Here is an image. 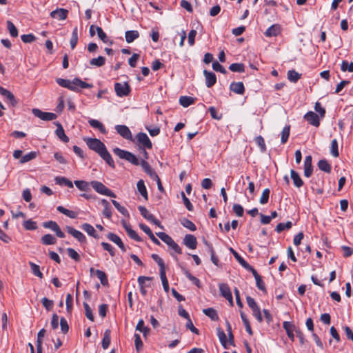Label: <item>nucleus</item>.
Masks as SVG:
<instances>
[{
	"mask_svg": "<svg viewBox=\"0 0 353 353\" xmlns=\"http://www.w3.org/2000/svg\"><path fill=\"white\" fill-rule=\"evenodd\" d=\"M56 81L60 86L68 88L74 92H77L79 90V87L81 88H91L93 87L92 84L83 81L79 78H74L72 81L58 78Z\"/></svg>",
	"mask_w": 353,
	"mask_h": 353,
	"instance_id": "f257e3e1",
	"label": "nucleus"
},
{
	"mask_svg": "<svg viewBox=\"0 0 353 353\" xmlns=\"http://www.w3.org/2000/svg\"><path fill=\"white\" fill-rule=\"evenodd\" d=\"M113 152L120 159L126 160L127 161L131 163L133 165H141V161L137 159V157L134 154H133L130 152L120 149L119 148H115L113 149Z\"/></svg>",
	"mask_w": 353,
	"mask_h": 353,
	"instance_id": "f03ea898",
	"label": "nucleus"
},
{
	"mask_svg": "<svg viewBox=\"0 0 353 353\" xmlns=\"http://www.w3.org/2000/svg\"><path fill=\"white\" fill-rule=\"evenodd\" d=\"M84 141L90 150H94L99 154L106 148L105 144L98 139L85 138Z\"/></svg>",
	"mask_w": 353,
	"mask_h": 353,
	"instance_id": "7ed1b4c3",
	"label": "nucleus"
},
{
	"mask_svg": "<svg viewBox=\"0 0 353 353\" xmlns=\"http://www.w3.org/2000/svg\"><path fill=\"white\" fill-rule=\"evenodd\" d=\"M91 185L93 188V189L99 194L108 196L112 198H115L117 196L116 194L111 190L108 188L105 185H103L102 183L99 181H92L91 182Z\"/></svg>",
	"mask_w": 353,
	"mask_h": 353,
	"instance_id": "20e7f679",
	"label": "nucleus"
},
{
	"mask_svg": "<svg viewBox=\"0 0 353 353\" xmlns=\"http://www.w3.org/2000/svg\"><path fill=\"white\" fill-rule=\"evenodd\" d=\"M114 90L117 96L122 97L128 96L130 92V87L127 82L116 83Z\"/></svg>",
	"mask_w": 353,
	"mask_h": 353,
	"instance_id": "39448f33",
	"label": "nucleus"
},
{
	"mask_svg": "<svg viewBox=\"0 0 353 353\" xmlns=\"http://www.w3.org/2000/svg\"><path fill=\"white\" fill-rule=\"evenodd\" d=\"M32 113L35 117L43 121H52L57 117L54 113L43 112L37 108L32 109Z\"/></svg>",
	"mask_w": 353,
	"mask_h": 353,
	"instance_id": "423d86ee",
	"label": "nucleus"
},
{
	"mask_svg": "<svg viewBox=\"0 0 353 353\" xmlns=\"http://www.w3.org/2000/svg\"><path fill=\"white\" fill-rule=\"evenodd\" d=\"M115 130L123 138L132 141V135L129 128L125 125H117L115 126Z\"/></svg>",
	"mask_w": 353,
	"mask_h": 353,
	"instance_id": "0eeeda50",
	"label": "nucleus"
},
{
	"mask_svg": "<svg viewBox=\"0 0 353 353\" xmlns=\"http://www.w3.org/2000/svg\"><path fill=\"white\" fill-rule=\"evenodd\" d=\"M136 139L137 140V142L139 145L141 146L148 148L151 149L152 147V144L151 141L150 140L148 135L144 132H139L137 134Z\"/></svg>",
	"mask_w": 353,
	"mask_h": 353,
	"instance_id": "6e6552de",
	"label": "nucleus"
},
{
	"mask_svg": "<svg viewBox=\"0 0 353 353\" xmlns=\"http://www.w3.org/2000/svg\"><path fill=\"white\" fill-rule=\"evenodd\" d=\"M219 288L221 294L224 298H225L230 303V305L232 306L233 305V299H232V295L230 288L228 286V285L225 284V283H221V284H219Z\"/></svg>",
	"mask_w": 353,
	"mask_h": 353,
	"instance_id": "1a4fd4ad",
	"label": "nucleus"
},
{
	"mask_svg": "<svg viewBox=\"0 0 353 353\" xmlns=\"http://www.w3.org/2000/svg\"><path fill=\"white\" fill-rule=\"evenodd\" d=\"M65 230L80 243H85L86 241L85 235L81 232L74 229V228L71 226H66Z\"/></svg>",
	"mask_w": 353,
	"mask_h": 353,
	"instance_id": "9d476101",
	"label": "nucleus"
},
{
	"mask_svg": "<svg viewBox=\"0 0 353 353\" xmlns=\"http://www.w3.org/2000/svg\"><path fill=\"white\" fill-rule=\"evenodd\" d=\"M68 10L63 8H58L50 12V17L57 20H64L67 18Z\"/></svg>",
	"mask_w": 353,
	"mask_h": 353,
	"instance_id": "9b49d317",
	"label": "nucleus"
},
{
	"mask_svg": "<svg viewBox=\"0 0 353 353\" xmlns=\"http://www.w3.org/2000/svg\"><path fill=\"white\" fill-rule=\"evenodd\" d=\"M304 118L310 124L315 127H318L320 125L319 116L314 112H308L305 114Z\"/></svg>",
	"mask_w": 353,
	"mask_h": 353,
	"instance_id": "f8f14e48",
	"label": "nucleus"
},
{
	"mask_svg": "<svg viewBox=\"0 0 353 353\" xmlns=\"http://www.w3.org/2000/svg\"><path fill=\"white\" fill-rule=\"evenodd\" d=\"M203 74L205 78V84L208 88L212 87L216 82V77L214 72L204 70Z\"/></svg>",
	"mask_w": 353,
	"mask_h": 353,
	"instance_id": "ddd939ff",
	"label": "nucleus"
},
{
	"mask_svg": "<svg viewBox=\"0 0 353 353\" xmlns=\"http://www.w3.org/2000/svg\"><path fill=\"white\" fill-rule=\"evenodd\" d=\"M183 243L188 248L194 250L196 248L197 241L194 235L188 234L185 236Z\"/></svg>",
	"mask_w": 353,
	"mask_h": 353,
	"instance_id": "4468645a",
	"label": "nucleus"
},
{
	"mask_svg": "<svg viewBox=\"0 0 353 353\" xmlns=\"http://www.w3.org/2000/svg\"><path fill=\"white\" fill-rule=\"evenodd\" d=\"M312 156L309 155L305 158L304 160V176L310 177L313 171V167L312 164Z\"/></svg>",
	"mask_w": 353,
	"mask_h": 353,
	"instance_id": "2eb2a0df",
	"label": "nucleus"
},
{
	"mask_svg": "<svg viewBox=\"0 0 353 353\" xmlns=\"http://www.w3.org/2000/svg\"><path fill=\"white\" fill-rule=\"evenodd\" d=\"M281 26L279 24H273L265 32L267 37H276L281 33Z\"/></svg>",
	"mask_w": 353,
	"mask_h": 353,
	"instance_id": "dca6fc26",
	"label": "nucleus"
},
{
	"mask_svg": "<svg viewBox=\"0 0 353 353\" xmlns=\"http://www.w3.org/2000/svg\"><path fill=\"white\" fill-rule=\"evenodd\" d=\"M107 238L110 241H111L113 243H114L115 244H117L122 251H123V252L125 251V247L123 243L122 242L121 238L118 235H117L114 233L110 232L108 234Z\"/></svg>",
	"mask_w": 353,
	"mask_h": 353,
	"instance_id": "f3484780",
	"label": "nucleus"
},
{
	"mask_svg": "<svg viewBox=\"0 0 353 353\" xmlns=\"http://www.w3.org/2000/svg\"><path fill=\"white\" fill-rule=\"evenodd\" d=\"M0 94L2 96L6 97V99L10 101L12 106H15L17 105V101L14 94L11 92L0 86Z\"/></svg>",
	"mask_w": 353,
	"mask_h": 353,
	"instance_id": "a211bd4d",
	"label": "nucleus"
},
{
	"mask_svg": "<svg viewBox=\"0 0 353 353\" xmlns=\"http://www.w3.org/2000/svg\"><path fill=\"white\" fill-rule=\"evenodd\" d=\"M139 227L145 233H146L148 235V236L150 237L151 241L154 244L158 245H159L161 244L160 241L154 236L152 230H150V228L148 226H147L146 225H145L143 223H141L139 225Z\"/></svg>",
	"mask_w": 353,
	"mask_h": 353,
	"instance_id": "6ab92c4d",
	"label": "nucleus"
},
{
	"mask_svg": "<svg viewBox=\"0 0 353 353\" xmlns=\"http://www.w3.org/2000/svg\"><path fill=\"white\" fill-rule=\"evenodd\" d=\"M230 89L236 94H243L245 92L244 85L242 82H232Z\"/></svg>",
	"mask_w": 353,
	"mask_h": 353,
	"instance_id": "aec40b11",
	"label": "nucleus"
},
{
	"mask_svg": "<svg viewBox=\"0 0 353 353\" xmlns=\"http://www.w3.org/2000/svg\"><path fill=\"white\" fill-rule=\"evenodd\" d=\"M283 327L286 331L288 336L292 340L294 341V330L295 328V326L293 323L289 321H284L283 323Z\"/></svg>",
	"mask_w": 353,
	"mask_h": 353,
	"instance_id": "412c9836",
	"label": "nucleus"
},
{
	"mask_svg": "<svg viewBox=\"0 0 353 353\" xmlns=\"http://www.w3.org/2000/svg\"><path fill=\"white\" fill-rule=\"evenodd\" d=\"M57 130L55 131L57 136L64 143H68L69 141L68 137L65 134V131L63 130V126L61 123H57Z\"/></svg>",
	"mask_w": 353,
	"mask_h": 353,
	"instance_id": "4be33fe9",
	"label": "nucleus"
},
{
	"mask_svg": "<svg viewBox=\"0 0 353 353\" xmlns=\"http://www.w3.org/2000/svg\"><path fill=\"white\" fill-rule=\"evenodd\" d=\"M99 156L112 168H115L114 162L107 148L99 154Z\"/></svg>",
	"mask_w": 353,
	"mask_h": 353,
	"instance_id": "5701e85b",
	"label": "nucleus"
},
{
	"mask_svg": "<svg viewBox=\"0 0 353 353\" xmlns=\"http://www.w3.org/2000/svg\"><path fill=\"white\" fill-rule=\"evenodd\" d=\"M101 203L103 206V210L102 212L103 216L107 217L108 219H110L112 216V208L109 202L106 199H101Z\"/></svg>",
	"mask_w": 353,
	"mask_h": 353,
	"instance_id": "b1692460",
	"label": "nucleus"
},
{
	"mask_svg": "<svg viewBox=\"0 0 353 353\" xmlns=\"http://www.w3.org/2000/svg\"><path fill=\"white\" fill-rule=\"evenodd\" d=\"M88 123L90 125V126H92L93 128L98 129L101 133L105 134L107 132L105 128L104 127L103 123H101L99 121L90 119L88 120Z\"/></svg>",
	"mask_w": 353,
	"mask_h": 353,
	"instance_id": "393cba45",
	"label": "nucleus"
},
{
	"mask_svg": "<svg viewBox=\"0 0 353 353\" xmlns=\"http://www.w3.org/2000/svg\"><path fill=\"white\" fill-rule=\"evenodd\" d=\"M137 187L139 192L145 199V200L147 201L148 199V195L143 180L140 179L137 183Z\"/></svg>",
	"mask_w": 353,
	"mask_h": 353,
	"instance_id": "a878e982",
	"label": "nucleus"
},
{
	"mask_svg": "<svg viewBox=\"0 0 353 353\" xmlns=\"http://www.w3.org/2000/svg\"><path fill=\"white\" fill-rule=\"evenodd\" d=\"M139 37V33L137 30H128L125 34V41L128 43L133 42Z\"/></svg>",
	"mask_w": 353,
	"mask_h": 353,
	"instance_id": "bb28decb",
	"label": "nucleus"
},
{
	"mask_svg": "<svg viewBox=\"0 0 353 353\" xmlns=\"http://www.w3.org/2000/svg\"><path fill=\"white\" fill-rule=\"evenodd\" d=\"M290 174L291 178L293 180L294 185L296 188H300L303 185V180L301 179L299 174L296 171L291 170Z\"/></svg>",
	"mask_w": 353,
	"mask_h": 353,
	"instance_id": "cd10ccee",
	"label": "nucleus"
},
{
	"mask_svg": "<svg viewBox=\"0 0 353 353\" xmlns=\"http://www.w3.org/2000/svg\"><path fill=\"white\" fill-rule=\"evenodd\" d=\"M110 334H111V332L110 330H106L103 334L101 345L104 350L107 349L110 344V341H111Z\"/></svg>",
	"mask_w": 353,
	"mask_h": 353,
	"instance_id": "c85d7f7f",
	"label": "nucleus"
},
{
	"mask_svg": "<svg viewBox=\"0 0 353 353\" xmlns=\"http://www.w3.org/2000/svg\"><path fill=\"white\" fill-rule=\"evenodd\" d=\"M57 210L69 218L76 219L77 217V213L76 212L66 209L63 206H58Z\"/></svg>",
	"mask_w": 353,
	"mask_h": 353,
	"instance_id": "c756f323",
	"label": "nucleus"
},
{
	"mask_svg": "<svg viewBox=\"0 0 353 353\" xmlns=\"http://www.w3.org/2000/svg\"><path fill=\"white\" fill-rule=\"evenodd\" d=\"M194 103V99L189 96H181L179 98V103L184 108H187Z\"/></svg>",
	"mask_w": 353,
	"mask_h": 353,
	"instance_id": "7c9ffc66",
	"label": "nucleus"
},
{
	"mask_svg": "<svg viewBox=\"0 0 353 353\" xmlns=\"http://www.w3.org/2000/svg\"><path fill=\"white\" fill-rule=\"evenodd\" d=\"M41 241L44 245H54L56 243L57 239L53 235L47 234L41 237Z\"/></svg>",
	"mask_w": 353,
	"mask_h": 353,
	"instance_id": "2f4dec72",
	"label": "nucleus"
},
{
	"mask_svg": "<svg viewBox=\"0 0 353 353\" xmlns=\"http://www.w3.org/2000/svg\"><path fill=\"white\" fill-rule=\"evenodd\" d=\"M55 182L57 184L60 185L68 186V188H73V183L71 181L63 176H57L55 178Z\"/></svg>",
	"mask_w": 353,
	"mask_h": 353,
	"instance_id": "473e14b6",
	"label": "nucleus"
},
{
	"mask_svg": "<svg viewBox=\"0 0 353 353\" xmlns=\"http://www.w3.org/2000/svg\"><path fill=\"white\" fill-rule=\"evenodd\" d=\"M203 312L212 321H217L219 319L216 311L212 307L203 309Z\"/></svg>",
	"mask_w": 353,
	"mask_h": 353,
	"instance_id": "72a5a7b5",
	"label": "nucleus"
},
{
	"mask_svg": "<svg viewBox=\"0 0 353 353\" xmlns=\"http://www.w3.org/2000/svg\"><path fill=\"white\" fill-rule=\"evenodd\" d=\"M81 228L85 232H87L88 235H90V236H92L94 238H97V235L96 230L94 228V227L92 225H91L90 224H89V223H83L81 225Z\"/></svg>",
	"mask_w": 353,
	"mask_h": 353,
	"instance_id": "f704fd0d",
	"label": "nucleus"
},
{
	"mask_svg": "<svg viewBox=\"0 0 353 353\" xmlns=\"http://www.w3.org/2000/svg\"><path fill=\"white\" fill-rule=\"evenodd\" d=\"M318 167L321 170L326 173H330L331 172V165L329 164L327 161L325 159H321L319 161Z\"/></svg>",
	"mask_w": 353,
	"mask_h": 353,
	"instance_id": "c9c22d12",
	"label": "nucleus"
},
{
	"mask_svg": "<svg viewBox=\"0 0 353 353\" xmlns=\"http://www.w3.org/2000/svg\"><path fill=\"white\" fill-rule=\"evenodd\" d=\"M301 74L296 72L294 70L288 72V79L290 81L296 83L301 78Z\"/></svg>",
	"mask_w": 353,
	"mask_h": 353,
	"instance_id": "e433bc0d",
	"label": "nucleus"
},
{
	"mask_svg": "<svg viewBox=\"0 0 353 353\" xmlns=\"http://www.w3.org/2000/svg\"><path fill=\"white\" fill-rule=\"evenodd\" d=\"M157 236L163 241L165 243H166L168 246L172 244V243L174 241V240L167 234L165 232H157Z\"/></svg>",
	"mask_w": 353,
	"mask_h": 353,
	"instance_id": "4c0bfd02",
	"label": "nucleus"
},
{
	"mask_svg": "<svg viewBox=\"0 0 353 353\" xmlns=\"http://www.w3.org/2000/svg\"><path fill=\"white\" fill-rule=\"evenodd\" d=\"M157 236L163 241L165 243H166L168 246L172 244V243L174 241V240L167 234L165 232H157Z\"/></svg>",
	"mask_w": 353,
	"mask_h": 353,
	"instance_id": "58836bf2",
	"label": "nucleus"
},
{
	"mask_svg": "<svg viewBox=\"0 0 353 353\" xmlns=\"http://www.w3.org/2000/svg\"><path fill=\"white\" fill-rule=\"evenodd\" d=\"M105 63V59L102 56H99L97 58H93L90 61L91 65L101 67Z\"/></svg>",
	"mask_w": 353,
	"mask_h": 353,
	"instance_id": "ea45409f",
	"label": "nucleus"
},
{
	"mask_svg": "<svg viewBox=\"0 0 353 353\" xmlns=\"http://www.w3.org/2000/svg\"><path fill=\"white\" fill-rule=\"evenodd\" d=\"M229 69L234 72H243L245 71V65L241 63H234L229 66Z\"/></svg>",
	"mask_w": 353,
	"mask_h": 353,
	"instance_id": "a19ab883",
	"label": "nucleus"
},
{
	"mask_svg": "<svg viewBox=\"0 0 353 353\" xmlns=\"http://www.w3.org/2000/svg\"><path fill=\"white\" fill-rule=\"evenodd\" d=\"M240 314H241V318L242 319V321L245 327V330H246L247 332L250 335H252V330L249 320L248 319L246 315L242 311L240 312Z\"/></svg>",
	"mask_w": 353,
	"mask_h": 353,
	"instance_id": "79ce46f5",
	"label": "nucleus"
},
{
	"mask_svg": "<svg viewBox=\"0 0 353 353\" xmlns=\"http://www.w3.org/2000/svg\"><path fill=\"white\" fill-rule=\"evenodd\" d=\"M37 152H34V151L30 152L28 154H25L23 157H21L19 162H20V163H25L28 162L32 159H34L37 157Z\"/></svg>",
	"mask_w": 353,
	"mask_h": 353,
	"instance_id": "37998d69",
	"label": "nucleus"
},
{
	"mask_svg": "<svg viewBox=\"0 0 353 353\" xmlns=\"http://www.w3.org/2000/svg\"><path fill=\"white\" fill-rule=\"evenodd\" d=\"M290 131V126L286 125L283 128L281 132V142L282 144H285L289 138Z\"/></svg>",
	"mask_w": 353,
	"mask_h": 353,
	"instance_id": "c03bdc74",
	"label": "nucleus"
},
{
	"mask_svg": "<svg viewBox=\"0 0 353 353\" xmlns=\"http://www.w3.org/2000/svg\"><path fill=\"white\" fill-rule=\"evenodd\" d=\"M78 42V28L77 27H75L73 29L72 37L70 38V43L72 49H74Z\"/></svg>",
	"mask_w": 353,
	"mask_h": 353,
	"instance_id": "a18cd8bd",
	"label": "nucleus"
},
{
	"mask_svg": "<svg viewBox=\"0 0 353 353\" xmlns=\"http://www.w3.org/2000/svg\"><path fill=\"white\" fill-rule=\"evenodd\" d=\"M141 214L148 221L153 220L154 215L152 214L144 206H139L138 208Z\"/></svg>",
	"mask_w": 353,
	"mask_h": 353,
	"instance_id": "49530a36",
	"label": "nucleus"
},
{
	"mask_svg": "<svg viewBox=\"0 0 353 353\" xmlns=\"http://www.w3.org/2000/svg\"><path fill=\"white\" fill-rule=\"evenodd\" d=\"M217 336L219 339V341L221 345L227 348V338L224 331L221 328H217Z\"/></svg>",
	"mask_w": 353,
	"mask_h": 353,
	"instance_id": "de8ad7c7",
	"label": "nucleus"
},
{
	"mask_svg": "<svg viewBox=\"0 0 353 353\" xmlns=\"http://www.w3.org/2000/svg\"><path fill=\"white\" fill-rule=\"evenodd\" d=\"M151 256H152V259L155 262H157V263L159 266L160 272H165V263H164L163 260L161 257H159V255H157V254H152Z\"/></svg>",
	"mask_w": 353,
	"mask_h": 353,
	"instance_id": "09e8293b",
	"label": "nucleus"
},
{
	"mask_svg": "<svg viewBox=\"0 0 353 353\" xmlns=\"http://www.w3.org/2000/svg\"><path fill=\"white\" fill-rule=\"evenodd\" d=\"M95 273H96V276L100 280L101 283L103 285H108V279H107V276H106V274H105V273L104 272H103L101 270H97Z\"/></svg>",
	"mask_w": 353,
	"mask_h": 353,
	"instance_id": "8fccbe9b",
	"label": "nucleus"
},
{
	"mask_svg": "<svg viewBox=\"0 0 353 353\" xmlns=\"http://www.w3.org/2000/svg\"><path fill=\"white\" fill-rule=\"evenodd\" d=\"M152 279L151 277H148V276H140L138 277V283H139V287H140V291H141V293L145 296L147 293V291L145 290V287H144L143 285V280H148V281H150Z\"/></svg>",
	"mask_w": 353,
	"mask_h": 353,
	"instance_id": "3c124183",
	"label": "nucleus"
},
{
	"mask_svg": "<svg viewBox=\"0 0 353 353\" xmlns=\"http://www.w3.org/2000/svg\"><path fill=\"white\" fill-rule=\"evenodd\" d=\"M74 184L81 191L87 192L89 190V184L85 181H74Z\"/></svg>",
	"mask_w": 353,
	"mask_h": 353,
	"instance_id": "603ef678",
	"label": "nucleus"
},
{
	"mask_svg": "<svg viewBox=\"0 0 353 353\" xmlns=\"http://www.w3.org/2000/svg\"><path fill=\"white\" fill-rule=\"evenodd\" d=\"M7 28L12 37H17L18 36V30L11 21H7Z\"/></svg>",
	"mask_w": 353,
	"mask_h": 353,
	"instance_id": "864d4df0",
	"label": "nucleus"
},
{
	"mask_svg": "<svg viewBox=\"0 0 353 353\" xmlns=\"http://www.w3.org/2000/svg\"><path fill=\"white\" fill-rule=\"evenodd\" d=\"M29 265L31 268L32 272L40 279L43 278V274L40 271L39 266L32 262H29Z\"/></svg>",
	"mask_w": 353,
	"mask_h": 353,
	"instance_id": "5fc2aeb1",
	"label": "nucleus"
},
{
	"mask_svg": "<svg viewBox=\"0 0 353 353\" xmlns=\"http://www.w3.org/2000/svg\"><path fill=\"white\" fill-rule=\"evenodd\" d=\"M23 225L27 230H34L37 228V222L31 219L25 221L23 223Z\"/></svg>",
	"mask_w": 353,
	"mask_h": 353,
	"instance_id": "6e6d98bb",
	"label": "nucleus"
},
{
	"mask_svg": "<svg viewBox=\"0 0 353 353\" xmlns=\"http://www.w3.org/2000/svg\"><path fill=\"white\" fill-rule=\"evenodd\" d=\"M181 223L183 227L189 229L191 231H195L196 230V227L194 223L188 219H183L181 220Z\"/></svg>",
	"mask_w": 353,
	"mask_h": 353,
	"instance_id": "4d7b16f0",
	"label": "nucleus"
},
{
	"mask_svg": "<svg viewBox=\"0 0 353 353\" xmlns=\"http://www.w3.org/2000/svg\"><path fill=\"white\" fill-rule=\"evenodd\" d=\"M292 226V223L291 221H287L285 223H280L276 225L275 230L279 233L285 229H290Z\"/></svg>",
	"mask_w": 353,
	"mask_h": 353,
	"instance_id": "13d9d810",
	"label": "nucleus"
},
{
	"mask_svg": "<svg viewBox=\"0 0 353 353\" xmlns=\"http://www.w3.org/2000/svg\"><path fill=\"white\" fill-rule=\"evenodd\" d=\"M112 203L121 214H122L123 216H129V213L127 209L123 206H121L119 202L115 200H112Z\"/></svg>",
	"mask_w": 353,
	"mask_h": 353,
	"instance_id": "bf43d9fd",
	"label": "nucleus"
},
{
	"mask_svg": "<svg viewBox=\"0 0 353 353\" xmlns=\"http://www.w3.org/2000/svg\"><path fill=\"white\" fill-rule=\"evenodd\" d=\"M330 153L334 157H337L339 155L338 150V142L336 139H333L331 142Z\"/></svg>",
	"mask_w": 353,
	"mask_h": 353,
	"instance_id": "052dcab7",
	"label": "nucleus"
},
{
	"mask_svg": "<svg viewBox=\"0 0 353 353\" xmlns=\"http://www.w3.org/2000/svg\"><path fill=\"white\" fill-rule=\"evenodd\" d=\"M270 190L268 188L265 189L261 196L259 202L261 204H266L268 202Z\"/></svg>",
	"mask_w": 353,
	"mask_h": 353,
	"instance_id": "680f3d73",
	"label": "nucleus"
},
{
	"mask_svg": "<svg viewBox=\"0 0 353 353\" xmlns=\"http://www.w3.org/2000/svg\"><path fill=\"white\" fill-rule=\"evenodd\" d=\"M255 143L260 148L261 151L262 152H265L266 151V145L265 143L264 139L261 135L255 138Z\"/></svg>",
	"mask_w": 353,
	"mask_h": 353,
	"instance_id": "e2e57ef3",
	"label": "nucleus"
},
{
	"mask_svg": "<svg viewBox=\"0 0 353 353\" xmlns=\"http://www.w3.org/2000/svg\"><path fill=\"white\" fill-rule=\"evenodd\" d=\"M83 307H84V309H85V316L86 317L90 320L91 321H94V316H93V314H92V309L90 308V307L89 306V305L84 302L83 303Z\"/></svg>",
	"mask_w": 353,
	"mask_h": 353,
	"instance_id": "0e129e2a",
	"label": "nucleus"
},
{
	"mask_svg": "<svg viewBox=\"0 0 353 353\" xmlns=\"http://www.w3.org/2000/svg\"><path fill=\"white\" fill-rule=\"evenodd\" d=\"M96 30L98 34L99 38L103 42V43H108V38L106 35V34L103 32L102 28L101 27H96Z\"/></svg>",
	"mask_w": 353,
	"mask_h": 353,
	"instance_id": "69168bd1",
	"label": "nucleus"
},
{
	"mask_svg": "<svg viewBox=\"0 0 353 353\" xmlns=\"http://www.w3.org/2000/svg\"><path fill=\"white\" fill-rule=\"evenodd\" d=\"M67 252L68 256L74 260L75 261H80V256L79 254L73 249L71 248H69L67 249Z\"/></svg>",
	"mask_w": 353,
	"mask_h": 353,
	"instance_id": "338daca9",
	"label": "nucleus"
},
{
	"mask_svg": "<svg viewBox=\"0 0 353 353\" xmlns=\"http://www.w3.org/2000/svg\"><path fill=\"white\" fill-rule=\"evenodd\" d=\"M43 226L45 228L50 229L54 232L56 230H57V228L59 227V225L55 221H49L44 222L43 223Z\"/></svg>",
	"mask_w": 353,
	"mask_h": 353,
	"instance_id": "774afa93",
	"label": "nucleus"
}]
</instances>
